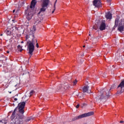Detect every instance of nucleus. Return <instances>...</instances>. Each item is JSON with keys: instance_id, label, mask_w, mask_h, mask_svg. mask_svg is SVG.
<instances>
[{"instance_id": "obj_1", "label": "nucleus", "mask_w": 124, "mask_h": 124, "mask_svg": "<svg viewBox=\"0 0 124 124\" xmlns=\"http://www.w3.org/2000/svg\"><path fill=\"white\" fill-rule=\"evenodd\" d=\"M35 31H36V28L35 26H33L32 30L29 32V34L26 35L25 37V41H27L28 48L29 49V53L32 56V53L34 51V45L36 44V47L39 48V45L37 43V40L35 39L34 37V33H35ZM28 39H29L28 41Z\"/></svg>"}, {"instance_id": "obj_2", "label": "nucleus", "mask_w": 124, "mask_h": 124, "mask_svg": "<svg viewBox=\"0 0 124 124\" xmlns=\"http://www.w3.org/2000/svg\"><path fill=\"white\" fill-rule=\"evenodd\" d=\"M26 105L25 102H20L18 104V112L20 114H16V111L18 110L17 108H16L12 115L11 116V119L12 120H14L15 119V124H24V113H25V110L24 108H25V106Z\"/></svg>"}, {"instance_id": "obj_3", "label": "nucleus", "mask_w": 124, "mask_h": 124, "mask_svg": "<svg viewBox=\"0 0 124 124\" xmlns=\"http://www.w3.org/2000/svg\"><path fill=\"white\" fill-rule=\"evenodd\" d=\"M36 2H37L36 0H32L31 1L30 7H28L26 11V19L28 21H30V20L32 19V16L34 14V8L35 7Z\"/></svg>"}, {"instance_id": "obj_4", "label": "nucleus", "mask_w": 124, "mask_h": 124, "mask_svg": "<svg viewBox=\"0 0 124 124\" xmlns=\"http://www.w3.org/2000/svg\"><path fill=\"white\" fill-rule=\"evenodd\" d=\"M71 88V85L67 83H65L63 85H60L58 86V91H67V90H70Z\"/></svg>"}, {"instance_id": "obj_5", "label": "nucleus", "mask_w": 124, "mask_h": 124, "mask_svg": "<svg viewBox=\"0 0 124 124\" xmlns=\"http://www.w3.org/2000/svg\"><path fill=\"white\" fill-rule=\"evenodd\" d=\"M49 5V0H44L42 4L40 12H44L47 9V6Z\"/></svg>"}, {"instance_id": "obj_6", "label": "nucleus", "mask_w": 124, "mask_h": 124, "mask_svg": "<svg viewBox=\"0 0 124 124\" xmlns=\"http://www.w3.org/2000/svg\"><path fill=\"white\" fill-rule=\"evenodd\" d=\"M117 93L119 94L124 92V79L121 81L117 87Z\"/></svg>"}, {"instance_id": "obj_7", "label": "nucleus", "mask_w": 124, "mask_h": 124, "mask_svg": "<svg viewBox=\"0 0 124 124\" xmlns=\"http://www.w3.org/2000/svg\"><path fill=\"white\" fill-rule=\"evenodd\" d=\"M93 114H94L93 112L91 111V112L79 115L78 118V119H81V118H85V117H90V116H93Z\"/></svg>"}, {"instance_id": "obj_8", "label": "nucleus", "mask_w": 124, "mask_h": 124, "mask_svg": "<svg viewBox=\"0 0 124 124\" xmlns=\"http://www.w3.org/2000/svg\"><path fill=\"white\" fill-rule=\"evenodd\" d=\"M93 5L95 7H100V6H101V1L100 0H94L93 1Z\"/></svg>"}, {"instance_id": "obj_9", "label": "nucleus", "mask_w": 124, "mask_h": 124, "mask_svg": "<svg viewBox=\"0 0 124 124\" xmlns=\"http://www.w3.org/2000/svg\"><path fill=\"white\" fill-rule=\"evenodd\" d=\"M123 26L124 27V20H122L121 22L119 23L118 30L120 31H124Z\"/></svg>"}, {"instance_id": "obj_10", "label": "nucleus", "mask_w": 124, "mask_h": 124, "mask_svg": "<svg viewBox=\"0 0 124 124\" xmlns=\"http://www.w3.org/2000/svg\"><path fill=\"white\" fill-rule=\"evenodd\" d=\"M83 93H91V90L89 89V86H85L83 88Z\"/></svg>"}, {"instance_id": "obj_11", "label": "nucleus", "mask_w": 124, "mask_h": 124, "mask_svg": "<svg viewBox=\"0 0 124 124\" xmlns=\"http://www.w3.org/2000/svg\"><path fill=\"white\" fill-rule=\"evenodd\" d=\"M106 27V25H105V22H102L100 27V31H103L105 30Z\"/></svg>"}, {"instance_id": "obj_12", "label": "nucleus", "mask_w": 124, "mask_h": 124, "mask_svg": "<svg viewBox=\"0 0 124 124\" xmlns=\"http://www.w3.org/2000/svg\"><path fill=\"white\" fill-rule=\"evenodd\" d=\"M106 17L107 19H112V15L110 12H108V13L106 14Z\"/></svg>"}, {"instance_id": "obj_13", "label": "nucleus", "mask_w": 124, "mask_h": 124, "mask_svg": "<svg viewBox=\"0 0 124 124\" xmlns=\"http://www.w3.org/2000/svg\"><path fill=\"white\" fill-rule=\"evenodd\" d=\"M5 32L7 34V35L10 36L11 35V31L9 30H6Z\"/></svg>"}, {"instance_id": "obj_14", "label": "nucleus", "mask_w": 124, "mask_h": 124, "mask_svg": "<svg viewBox=\"0 0 124 124\" xmlns=\"http://www.w3.org/2000/svg\"><path fill=\"white\" fill-rule=\"evenodd\" d=\"M22 48H23L22 46H21L20 45L17 46V48L19 50L20 52H22V51H23V49Z\"/></svg>"}, {"instance_id": "obj_15", "label": "nucleus", "mask_w": 124, "mask_h": 124, "mask_svg": "<svg viewBox=\"0 0 124 124\" xmlns=\"http://www.w3.org/2000/svg\"><path fill=\"white\" fill-rule=\"evenodd\" d=\"M31 120H33L32 117H28L27 119H26L25 122H30V121H31Z\"/></svg>"}, {"instance_id": "obj_16", "label": "nucleus", "mask_w": 124, "mask_h": 124, "mask_svg": "<svg viewBox=\"0 0 124 124\" xmlns=\"http://www.w3.org/2000/svg\"><path fill=\"white\" fill-rule=\"evenodd\" d=\"M56 3H57V0L55 1L54 5V10L52 12V14L54 13L55 12V10H56Z\"/></svg>"}, {"instance_id": "obj_17", "label": "nucleus", "mask_w": 124, "mask_h": 124, "mask_svg": "<svg viewBox=\"0 0 124 124\" xmlns=\"http://www.w3.org/2000/svg\"><path fill=\"white\" fill-rule=\"evenodd\" d=\"M73 83L74 85H76V84H77V79H76V80L74 81Z\"/></svg>"}, {"instance_id": "obj_18", "label": "nucleus", "mask_w": 124, "mask_h": 124, "mask_svg": "<svg viewBox=\"0 0 124 124\" xmlns=\"http://www.w3.org/2000/svg\"><path fill=\"white\" fill-rule=\"evenodd\" d=\"M77 119H78V117L76 116V117L73 118L72 121H76V120H77Z\"/></svg>"}, {"instance_id": "obj_19", "label": "nucleus", "mask_w": 124, "mask_h": 124, "mask_svg": "<svg viewBox=\"0 0 124 124\" xmlns=\"http://www.w3.org/2000/svg\"><path fill=\"white\" fill-rule=\"evenodd\" d=\"M33 93H34V92L33 91H31L30 92V95H32V94H33Z\"/></svg>"}, {"instance_id": "obj_20", "label": "nucleus", "mask_w": 124, "mask_h": 124, "mask_svg": "<svg viewBox=\"0 0 124 124\" xmlns=\"http://www.w3.org/2000/svg\"><path fill=\"white\" fill-rule=\"evenodd\" d=\"M115 26L117 27L118 26V20L116 19L115 20Z\"/></svg>"}, {"instance_id": "obj_21", "label": "nucleus", "mask_w": 124, "mask_h": 124, "mask_svg": "<svg viewBox=\"0 0 124 124\" xmlns=\"http://www.w3.org/2000/svg\"><path fill=\"white\" fill-rule=\"evenodd\" d=\"M108 92V94L107 95L106 97H109V91H107Z\"/></svg>"}, {"instance_id": "obj_22", "label": "nucleus", "mask_w": 124, "mask_h": 124, "mask_svg": "<svg viewBox=\"0 0 124 124\" xmlns=\"http://www.w3.org/2000/svg\"><path fill=\"white\" fill-rule=\"evenodd\" d=\"M18 100V99H17V98H15V99H14V101H17Z\"/></svg>"}, {"instance_id": "obj_23", "label": "nucleus", "mask_w": 124, "mask_h": 124, "mask_svg": "<svg viewBox=\"0 0 124 124\" xmlns=\"http://www.w3.org/2000/svg\"><path fill=\"white\" fill-rule=\"evenodd\" d=\"M124 121H120V124H124Z\"/></svg>"}, {"instance_id": "obj_24", "label": "nucleus", "mask_w": 124, "mask_h": 124, "mask_svg": "<svg viewBox=\"0 0 124 124\" xmlns=\"http://www.w3.org/2000/svg\"><path fill=\"white\" fill-rule=\"evenodd\" d=\"M41 13V12H40V11L38 12V15H39Z\"/></svg>"}, {"instance_id": "obj_25", "label": "nucleus", "mask_w": 124, "mask_h": 124, "mask_svg": "<svg viewBox=\"0 0 124 124\" xmlns=\"http://www.w3.org/2000/svg\"><path fill=\"white\" fill-rule=\"evenodd\" d=\"M76 107L77 109H78V104L77 105Z\"/></svg>"}, {"instance_id": "obj_26", "label": "nucleus", "mask_w": 124, "mask_h": 124, "mask_svg": "<svg viewBox=\"0 0 124 124\" xmlns=\"http://www.w3.org/2000/svg\"><path fill=\"white\" fill-rule=\"evenodd\" d=\"M13 13H15V10H14L13 11Z\"/></svg>"}, {"instance_id": "obj_27", "label": "nucleus", "mask_w": 124, "mask_h": 124, "mask_svg": "<svg viewBox=\"0 0 124 124\" xmlns=\"http://www.w3.org/2000/svg\"><path fill=\"white\" fill-rule=\"evenodd\" d=\"M7 54H9V51H7Z\"/></svg>"}, {"instance_id": "obj_28", "label": "nucleus", "mask_w": 124, "mask_h": 124, "mask_svg": "<svg viewBox=\"0 0 124 124\" xmlns=\"http://www.w3.org/2000/svg\"><path fill=\"white\" fill-rule=\"evenodd\" d=\"M21 43H24V41H22Z\"/></svg>"}, {"instance_id": "obj_29", "label": "nucleus", "mask_w": 124, "mask_h": 124, "mask_svg": "<svg viewBox=\"0 0 124 124\" xmlns=\"http://www.w3.org/2000/svg\"><path fill=\"white\" fill-rule=\"evenodd\" d=\"M93 29H94V30H95V28H94V27H93Z\"/></svg>"}, {"instance_id": "obj_30", "label": "nucleus", "mask_w": 124, "mask_h": 124, "mask_svg": "<svg viewBox=\"0 0 124 124\" xmlns=\"http://www.w3.org/2000/svg\"><path fill=\"white\" fill-rule=\"evenodd\" d=\"M0 35L1 36H2V34H1Z\"/></svg>"}, {"instance_id": "obj_31", "label": "nucleus", "mask_w": 124, "mask_h": 124, "mask_svg": "<svg viewBox=\"0 0 124 124\" xmlns=\"http://www.w3.org/2000/svg\"><path fill=\"white\" fill-rule=\"evenodd\" d=\"M102 97H103V96H101V98H102Z\"/></svg>"}, {"instance_id": "obj_32", "label": "nucleus", "mask_w": 124, "mask_h": 124, "mask_svg": "<svg viewBox=\"0 0 124 124\" xmlns=\"http://www.w3.org/2000/svg\"><path fill=\"white\" fill-rule=\"evenodd\" d=\"M83 47H85V46H83Z\"/></svg>"}]
</instances>
